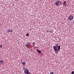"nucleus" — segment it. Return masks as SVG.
<instances>
[{
  "mask_svg": "<svg viewBox=\"0 0 74 74\" xmlns=\"http://www.w3.org/2000/svg\"><path fill=\"white\" fill-rule=\"evenodd\" d=\"M7 32H8L9 33H10V32L11 33V32H12V31L10 29H8V30Z\"/></svg>",
  "mask_w": 74,
  "mask_h": 74,
  "instance_id": "nucleus-6",
  "label": "nucleus"
},
{
  "mask_svg": "<svg viewBox=\"0 0 74 74\" xmlns=\"http://www.w3.org/2000/svg\"><path fill=\"white\" fill-rule=\"evenodd\" d=\"M56 53V54H57V53Z\"/></svg>",
  "mask_w": 74,
  "mask_h": 74,
  "instance_id": "nucleus-21",
  "label": "nucleus"
},
{
  "mask_svg": "<svg viewBox=\"0 0 74 74\" xmlns=\"http://www.w3.org/2000/svg\"><path fill=\"white\" fill-rule=\"evenodd\" d=\"M69 19L70 21H71L73 19V16L72 15H70L69 17Z\"/></svg>",
  "mask_w": 74,
  "mask_h": 74,
  "instance_id": "nucleus-4",
  "label": "nucleus"
},
{
  "mask_svg": "<svg viewBox=\"0 0 74 74\" xmlns=\"http://www.w3.org/2000/svg\"><path fill=\"white\" fill-rule=\"evenodd\" d=\"M26 74H32L31 73H30V72H28Z\"/></svg>",
  "mask_w": 74,
  "mask_h": 74,
  "instance_id": "nucleus-14",
  "label": "nucleus"
},
{
  "mask_svg": "<svg viewBox=\"0 0 74 74\" xmlns=\"http://www.w3.org/2000/svg\"><path fill=\"white\" fill-rule=\"evenodd\" d=\"M33 46L34 47V45H35V42H34L33 43Z\"/></svg>",
  "mask_w": 74,
  "mask_h": 74,
  "instance_id": "nucleus-16",
  "label": "nucleus"
},
{
  "mask_svg": "<svg viewBox=\"0 0 74 74\" xmlns=\"http://www.w3.org/2000/svg\"><path fill=\"white\" fill-rule=\"evenodd\" d=\"M58 47V46L56 45L53 47V49L55 52H57L58 51V49L57 48Z\"/></svg>",
  "mask_w": 74,
  "mask_h": 74,
  "instance_id": "nucleus-1",
  "label": "nucleus"
},
{
  "mask_svg": "<svg viewBox=\"0 0 74 74\" xmlns=\"http://www.w3.org/2000/svg\"><path fill=\"white\" fill-rule=\"evenodd\" d=\"M66 4V1H64V3H63V5H64Z\"/></svg>",
  "mask_w": 74,
  "mask_h": 74,
  "instance_id": "nucleus-8",
  "label": "nucleus"
},
{
  "mask_svg": "<svg viewBox=\"0 0 74 74\" xmlns=\"http://www.w3.org/2000/svg\"><path fill=\"white\" fill-rule=\"evenodd\" d=\"M22 64L23 66H25L26 65V62H23L22 63Z\"/></svg>",
  "mask_w": 74,
  "mask_h": 74,
  "instance_id": "nucleus-7",
  "label": "nucleus"
},
{
  "mask_svg": "<svg viewBox=\"0 0 74 74\" xmlns=\"http://www.w3.org/2000/svg\"><path fill=\"white\" fill-rule=\"evenodd\" d=\"M15 1H18V0H15Z\"/></svg>",
  "mask_w": 74,
  "mask_h": 74,
  "instance_id": "nucleus-20",
  "label": "nucleus"
},
{
  "mask_svg": "<svg viewBox=\"0 0 74 74\" xmlns=\"http://www.w3.org/2000/svg\"><path fill=\"white\" fill-rule=\"evenodd\" d=\"M25 46L26 47H28V46H29V45H27V44H26Z\"/></svg>",
  "mask_w": 74,
  "mask_h": 74,
  "instance_id": "nucleus-11",
  "label": "nucleus"
},
{
  "mask_svg": "<svg viewBox=\"0 0 74 74\" xmlns=\"http://www.w3.org/2000/svg\"><path fill=\"white\" fill-rule=\"evenodd\" d=\"M23 70L24 71V73L25 74H27V73H28L29 72V70L28 69H26L25 67H24V68H23Z\"/></svg>",
  "mask_w": 74,
  "mask_h": 74,
  "instance_id": "nucleus-2",
  "label": "nucleus"
},
{
  "mask_svg": "<svg viewBox=\"0 0 74 74\" xmlns=\"http://www.w3.org/2000/svg\"><path fill=\"white\" fill-rule=\"evenodd\" d=\"M3 63V61H0V63Z\"/></svg>",
  "mask_w": 74,
  "mask_h": 74,
  "instance_id": "nucleus-15",
  "label": "nucleus"
},
{
  "mask_svg": "<svg viewBox=\"0 0 74 74\" xmlns=\"http://www.w3.org/2000/svg\"><path fill=\"white\" fill-rule=\"evenodd\" d=\"M56 3H55V4L56 5H59V4H61L62 3V2L58 1H57Z\"/></svg>",
  "mask_w": 74,
  "mask_h": 74,
  "instance_id": "nucleus-3",
  "label": "nucleus"
},
{
  "mask_svg": "<svg viewBox=\"0 0 74 74\" xmlns=\"http://www.w3.org/2000/svg\"><path fill=\"white\" fill-rule=\"evenodd\" d=\"M36 51L37 52H38L39 53H40L41 52V51H40L38 50V49H37Z\"/></svg>",
  "mask_w": 74,
  "mask_h": 74,
  "instance_id": "nucleus-5",
  "label": "nucleus"
},
{
  "mask_svg": "<svg viewBox=\"0 0 74 74\" xmlns=\"http://www.w3.org/2000/svg\"><path fill=\"white\" fill-rule=\"evenodd\" d=\"M27 48H28V49H30V47H29V46L27 47Z\"/></svg>",
  "mask_w": 74,
  "mask_h": 74,
  "instance_id": "nucleus-19",
  "label": "nucleus"
},
{
  "mask_svg": "<svg viewBox=\"0 0 74 74\" xmlns=\"http://www.w3.org/2000/svg\"><path fill=\"white\" fill-rule=\"evenodd\" d=\"M0 48H2V47H3V46L2 45H0Z\"/></svg>",
  "mask_w": 74,
  "mask_h": 74,
  "instance_id": "nucleus-17",
  "label": "nucleus"
},
{
  "mask_svg": "<svg viewBox=\"0 0 74 74\" xmlns=\"http://www.w3.org/2000/svg\"><path fill=\"white\" fill-rule=\"evenodd\" d=\"M60 46H59L58 47V49L59 51L60 50Z\"/></svg>",
  "mask_w": 74,
  "mask_h": 74,
  "instance_id": "nucleus-9",
  "label": "nucleus"
},
{
  "mask_svg": "<svg viewBox=\"0 0 74 74\" xmlns=\"http://www.w3.org/2000/svg\"><path fill=\"white\" fill-rule=\"evenodd\" d=\"M27 45H28L30 46V43H29V42H27Z\"/></svg>",
  "mask_w": 74,
  "mask_h": 74,
  "instance_id": "nucleus-10",
  "label": "nucleus"
},
{
  "mask_svg": "<svg viewBox=\"0 0 74 74\" xmlns=\"http://www.w3.org/2000/svg\"><path fill=\"white\" fill-rule=\"evenodd\" d=\"M29 33H27V34H26V36H29Z\"/></svg>",
  "mask_w": 74,
  "mask_h": 74,
  "instance_id": "nucleus-13",
  "label": "nucleus"
},
{
  "mask_svg": "<svg viewBox=\"0 0 74 74\" xmlns=\"http://www.w3.org/2000/svg\"><path fill=\"white\" fill-rule=\"evenodd\" d=\"M71 74H74V71H72L71 72Z\"/></svg>",
  "mask_w": 74,
  "mask_h": 74,
  "instance_id": "nucleus-12",
  "label": "nucleus"
},
{
  "mask_svg": "<svg viewBox=\"0 0 74 74\" xmlns=\"http://www.w3.org/2000/svg\"><path fill=\"white\" fill-rule=\"evenodd\" d=\"M50 74H53V72H52L50 73Z\"/></svg>",
  "mask_w": 74,
  "mask_h": 74,
  "instance_id": "nucleus-18",
  "label": "nucleus"
}]
</instances>
